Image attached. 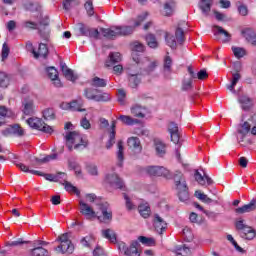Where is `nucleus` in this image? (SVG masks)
<instances>
[{
    "label": "nucleus",
    "instance_id": "obj_53",
    "mask_svg": "<svg viewBox=\"0 0 256 256\" xmlns=\"http://www.w3.org/2000/svg\"><path fill=\"white\" fill-rule=\"evenodd\" d=\"M138 241H140V243H142V245H148L149 247H153V245H155V239L148 238L145 236H140L138 238Z\"/></svg>",
    "mask_w": 256,
    "mask_h": 256
},
{
    "label": "nucleus",
    "instance_id": "obj_43",
    "mask_svg": "<svg viewBox=\"0 0 256 256\" xmlns=\"http://www.w3.org/2000/svg\"><path fill=\"white\" fill-rule=\"evenodd\" d=\"M155 149L158 157H163L167 153L165 144L159 140H155Z\"/></svg>",
    "mask_w": 256,
    "mask_h": 256
},
{
    "label": "nucleus",
    "instance_id": "obj_51",
    "mask_svg": "<svg viewBox=\"0 0 256 256\" xmlns=\"http://www.w3.org/2000/svg\"><path fill=\"white\" fill-rule=\"evenodd\" d=\"M67 107L71 111H79V112L85 111V109L81 108V103H79V101H77V100H74V101H71L70 103H68Z\"/></svg>",
    "mask_w": 256,
    "mask_h": 256
},
{
    "label": "nucleus",
    "instance_id": "obj_2",
    "mask_svg": "<svg viewBox=\"0 0 256 256\" xmlns=\"http://www.w3.org/2000/svg\"><path fill=\"white\" fill-rule=\"evenodd\" d=\"M84 97L88 101H96V103H108V101H111V94L93 86L84 89Z\"/></svg>",
    "mask_w": 256,
    "mask_h": 256
},
{
    "label": "nucleus",
    "instance_id": "obj_4",
    "mask_svg": "<svg viewBox=\"0 0 256 256\" xmlns=\"http://www.w3.org/2000/svg\"><path fill=\"white\" fill-rule=\"evenodd\" d=\"M165 41L171 49H177V43L179 45H183L185 43V32L181 29V27L176 28L175 36L170 33H166Z\"/></svg>",
    "mask_w": 256,
    "mask_h": 256
},
{
    "label": "nucleus",
    "instance_id": "obj_14",
    "mask_svg": "<svg viewBox=\"0 0 256 256\" xmlns=\"http://www.w3.org/2000/svg\"><path fill=\"white\" fill-rule=\"evenodd\" d=\"M60 70L64 75L65 79H67V81H72V83H75V81L79 79V76H77L72 69L67 67V64H65V62H60Z\"/></svg>",
    "mask_w": 256,
    "mask_h": 256
},
{
    "label": "nucleus",
    "instance_id": "obj_11",
    "mask_svg": "<svg viewBox=\"0 0 256 256\" xmlns=\"http://www.w3.org/2000/svg\"><path fill=\"white\" fill-rule=\"evenodd\" d=\"M106 183L114 187V189H125V182L116 173L107 174L105 177Z\"/></svg>",
    "mask_w": 256,
    "mask_h": 256
},
{
    "label": "nucleus",
    "instance_id": "obj_21",
    "mask_svg": "<svg viewBox=\"0 0 256 256\" xmlns=\"http://www.w3.org/2000/svg\"><path fill=\"white\" fill-rule=\"evenodd\" d=\"M176 191L179 201H182V203H187V201L189 200V187L187 186V184H185L184 186H179L178 188H176Z\"/></svg>",
    "mask_w": 256,
    "mask_h": 256
},
{
    "label": "nucleus",
    "instance_id": "obj_37",
    "mask_svg": "<svg viewBox=\"0 0 256 256\" xmlns=\"http://www.w3.org/2000/svg\"><path fill=\"white\" fill-rule=\"evenodd\" d=\"M238 101L242 105V109L244 111H249L251 109V105H253V102L251 101V98H249V96H240Z\"/></svg>",
    "mask_w": 256,
    "mask_h": 256
},
{
    "label": "nucleus",
    "instance_id": "obj_15",
    "mask_svg": "<svg viewBox=\"0 0 256 256\" xmlns=\"http://www.w3.org/2000/svg\"><path fill=\"white\" fill-rule=\"evenodd\" d=\"M79 206H80V213L84 215L87 219H93L97 217L95 210L89 206V204L83 202V200L79 201Z\"/></svg>",
    "mask_w": 256,
    "mask_h": 256
},
{
    "label": "nucleus",
    "instance_id": "obj_17",
    "mask_svg": "<svg viewBox=\"0 0 256 256\" xmlns=\"http://www.w3.org/2000/svg\"><path fill=\"white\" fill-rule=\"evenodd\" d=\"M153 225L155 228V231L159 233V235H163V231L167 229V222L159 216V214L154 215Z\"/></svg>",
    "mask_w": 256,
    "mask_h": 256
},
{
    "label": "nucleus",
    "instance_id": "obj_1",
    "mask_svg": "<svg viewBox=\"0 0 256 256\" xmlns=\"http://www.w3.org/2000/svg\"><path fill=\"white\" fill-rule=\"evenodd\" d=\"M65 141L68 151H73V145L74 149H81V147L85 149L88 145L83 135L77 131L68 132L65 136Z\"/></svg>",
    "mask_w": 256,
    "mask_h": 256
},
{
    "label": "nucleus",
    "instance_id": "obj_48",
    "mask_svg": "<svg viewBox=\"0 0 256 256\" xmlns=\"http://www.w3.org/2000/svg\"><path fill=\"white\" fill-rule=\"evenodd\" d=\"M88 17H93L95 15V8L93 7V0H87L84 4Z\"/></svg>",
    "mask_w": 256,
    "mask_h": 256
},
{
    "label": "nucleus",
    "instance_id": "obj_23",
    "mask_svg": "<svg viewBox=\"0 0 256 256\" xmlns=\"http://www.w3.org/2000/svg\"><path fill=\"white\" fill-rule=\"evenodd\" d=\"M33 55L35 59H39V57H42V59H47L49 55V47H47V44L45 43H40L38 51L33 50Z\"/></svg>",
    "mask_w": 256,
    "mask_h": 256
},
{
    "label": "nucleus",
    "instance_id": "obj_46",
    "mask_svg": "<svg viewBox=\"0 0 256 256\" xmlns=\"http://www.w3.org/2000/svg\"><path fill=\"white\" fill-rule=\"evenodd\" d=\"M64 185V189L68 192V193H74L75 195H77L79 197V195H81V191H79V189L75 186H73V184H71L68 181H65Z\"/></svg>",
    "mask_w": 256,
    "mask_h": 256
},
{
    "label": "nucleus",
    "instance_id": "obj_5",
    "mask_svg": "<svg viewBox=\"0 0 256 256\" xmlns=\"http://www.w3.org/2000/svg\"><path fill=\"white\" fill-rule=\"evenodd\" d=\"M26 122L31 129H36V131H42V133H48L49 135L53 133V127L45 124L41 118L30 117Z\"/></svg>",
    "mask_w": 256,
    "mask_h": 256
},
{
    "label": "nucleus",
    "instance_id": "obj_44",
    "mask_svg": "<svg viewBox=\"0 0 256 256\" xmlns=\"http://www.w3.org/2000/svg\"><path fill=\"white\" fill-rule=\"evenodd\" d=\"M81 245H83V247H87L88 249H91V245H93V243H95V236L93 235H88L86 237H83L80 240Z\"/></svg>",
    "mask_w": 256,
    "mask_h": 256
},
{
    "label": "nucleus",
    "instance_id": "obj_52",
    "mask_svg": "<svg viewBox=\"0 0 256 256\" xmlns=\"http://www.w3.org/2000/svg\"><path fill=\"white\" fill-rule=\"evenodd\" d=\"M43 117L46 121H53L55 119V110L53 108H48L43 111Z\"/></svg>",
    "mask_w": 256,
    "mask_h": 256
},
{
    "label": "nucleus",
    "instance_id": "obj_22",
    "mask_svg": "<svg viewBox=\"0 0 256 256\" xmlns=\"http://www.w3.org/2000/svg\"><path fill=\"white\" fill-rule=\"evenodd\" d=\"M100 32L105 39H109L110 41H115V38L119 37L118 30H115L113 26L111 28H100Z\"/></svg>",
    "mask_w": 256,
    "mask_h": 256
},
{
    "label": "nucleus",
    "instance_id": "obj_36",
    "mask_svg": "<svg viewBox=\"0 0 256 256\" xmlns=\"http://www.w3.org/2000/svg\"><path fill=\"white\" fill-rule=\"evenodd\" d=\"M0 117L2 119H15V112L6 106H0Z\"/></svg>",
    "mask_w": 256,
    "mask_h": 256
},
{
    "label": "nucleus",
    "instance_id": "obj_64",
    "mask_svg": "<svg viewBox=\"0 0 256 256\" xmlns=\"http://www.w3.org/2000/svg\"><path fill=\"white\" fill-rule=\"evenodd\" d=\"M93 256H107V254L101 246H96V248L93 251Z\"/></svg>",
    "mask_w": 256,
    "mask_h": 256
},
{
    "label": "nucleus",
    "instance_id": "obj_12",
    "mask_svg": "<svg viewBox=\"0 0 256 256\" xmlns=\"http://www.w3.org/2000/svg\"><path fill=\"white\" fill-rule=\"evenodd\" d=\"M99 210L101 211L102 215L98 216V221H101V223H107V221H112L113 212L109 209V203H100Z\"/></svg>",
    "mask_w": 256,
    "mask_h": 256
},
{
    "label": "nucleus",
    "instance_id": "obj_27",
    "mask_svg": "<svg viewBox=\"0 0 256 256\" xmlns=\"http://www.w3.org/2000/svg\"><path fill=\"white\" fill-rule=\"evenodd\" d=\"M75 250V246L73 245V242H62L60 245L56 248V251H61L62 253H73Z\"/></svg>",
    "mask_w": 256,
    "mask_h": 256
},
{
    "label": "nucleus",
    "instance_id": "obj_19",
    "mask_svg": "<svg viewBox=\"0 0 256 256\" xmlns=\"http://www.w3.org/2000/svg\"><path fill=\"white\" fill-rule=\"evenodd\" d=\"M113 29H115V31H118V37H127L129 35H133V33L135 32V26H113Z\"/></svg>",
    "mask_w": 256,
    "mask_h": 256
},
{
    "label": "nucleus",
    "instance_id": "obj_56",
    "mask_svg": "<svg viewBox=\"0 0 256 256\" xmlns=\"http://www.w3.org/2000/svg\"><path fill=\"white\" fill-rule=\"evenodd\" d=\"M86 170H87V173H89V175H92V176L99 175V170L97 169V165L95 164H88L86 166Z\"/></svg>",
    "mask_w": 256,
    "mask_h": 256
},
{
    "label": "nucleus",
    "instance_id": "obj_13",
    "mask_svg": "<svg viewBox=\"0 0 256 256\" xmlns=\"http://www.w3.org/2000/svg\"><path fill=\"white\" fill-rule=\"evenodd\" d=\"M21 111L24 115H34L35 114V102L31 98H24L22 100Z\"/></svg>",
    "mask_w": 256,
    "mask_h": 256
},
{
    "label": "nucleus",
    "instance_id": "obj_31",
    "mask_svg": "<svg viewBox=\"0 0 256 256\" xmlns=\"http://www.w3.org/2000/svg\"><path fill=\"white\" fill-rule=\"evenodd\" d=\"M195 180L199 185H205L207 182V185H213V180L209 176H203L199 171H196L194 174Z\"/></svg>",
    "mask_w": 256,
    "mask_h": 256
},
{
    "label": "nucleus",
    "instance_id": "obj_24",
    "mask_svg": "<svg viewBox=\"0 0 256 256\" xmlns=\"http://www.w3.org/2000/svg\"><path fill=\"white\" fill-rule=\"evenodd\" d=\"M213 33L215 35V37L219 36V35H224V39H223V43H229V41H231V34H229V32H227V30L223 29V27L219 26V25H214L213 26Z\"/></svg>",
    "mask_w": 256,
    "mask_h": 256
},
{
    "label": "nucleus",
    "instance_id": "obj_41",
    "mask_svg": "<svg viewBox=\"0 0 256 256\" xmlns=\"http://www.w3.org/2000/svg\"><path fill=\"white\" fill-rule=\"evenodd\" d=\"M138 211H139L141 217H143L144 219H148V217H150V215H151V207H149V205H147V204L139 205Z\"/></svg>",
    "mask_w": 256,
    "mask_h": 256
},
{
    "label": "nucleus",
    "instance_id": "obj_40",
    "mask_svg": "<svg viewBox=\"0 0 256 256\" xmlns=\"http://www.w3.org/2000/svg\"><path fill=\"white\" fill-rule=\"evenodd\" d=\"M174 11H175V1L170 0L169 2H166L164 4V15L166 17H171Z\"/></svg>",
    "mask_w": 256,
    "mask_h": 256
},
{
    "label": "nucleus",
    "instance_id": "obj_3",
    "mask_svg": "<svg viewBox=\"0 0 256 256\" xmlns=\"http://www.w3.org/2000/svg\"><path fill=\"white\" fill-rule=\"evenodd\" d=\"M235 227L242 239H246L247 241H252V239H255V229H253V227L249 225H246L245 220L243 218L236 219Z\"/></svg>",
    "mask_w": 256,
    "mask_h": 256
},
{
    "label": "nucleus",
    "instance_id": "obj_20",
    "mask_svg": "<svg viewBox=\"0 0 256 256\" xmlns=\"http://www.w3.org/2000/svg\"><path fill=\"white\" fill-rule=\"evenodd\" d=\"M256 211V202L254 198L250 201L249 204L243 205L242 207H238L235 209V213L237 215H243L245 213H251Z\"/></svg>",
    "mask_w": 256,
    "mask_h": 256
},
{
    "label": "nucleus",
    "instance_id": "obj_45",
    "mask_svg": "<svg viewBox=\"0 0 256 256\" xmlns=\"http://www.w3.org/2000/svg\"><path fill=\"white\" fill-rule=\"evenodd\" d=\"M34 19H38V27H49V18L46 16L43 18V14L41 12H38L36 16H33Z\"/></svg>",
    "mask_w": 256,
    "mask_h": 256
},
{
    "label": "nucleus",
    "instance_id": "obj_28",
    "mask_svg": "<svg viewBox=\"0 0 256 256\" xmlns=\"http://www.w3.org/2000/svg\"><path fill=\"white\" fill-rule=\"evenodd\" d=\"M102 237L110 241V243H117V234L113 229H104L101 231Z\"/></svg>",
    "mask_w": 256,
    "mask_h": 256
},
{
    "label": "nucleus",
    "instance_id": "obj_30",
    "mask_svg": "<svg viewBox=\"0 0 256 256\" xmlns=\"http://www.w3.org/2000/svg\"><path fill=\"white\" fill-rule=\"evenodd\" d=\"M195 197H197V199L202 201V203H206L207 205H211V203H214V205H219V201L209 198L206 194L202 193L201 191H196Z\"/></svg>",
    "mask_w": 256,
    "mask_h": 256
},
{
    "label": "nucleus",
    "instance_id": "obj_59",
    "mask_svg": "<svg viewBox=\"0 0 256 256\" xmlns=\"http://www.w3.org/2000/svg\"><path fill=\"white\" fill-rule=\"evenodd\" d=\"M190 89H193V78L182 82V91H190Z\"/></svg>",
    "mask_w": 256,
    "mask_h": 256
},
{
    "label": "nucleus",
    "instance_id": "obj_63",
    "mask_svg": "<svg viewBox=\"0 0 256 256\" xmlns=\"http://www.w3.org/2000/svg\"><path fill=\"white\" fill-rule=\"evenodd\" d=\"M125 97H127L125 90H118V103H120V105H125Z\"/></svg>",
    "mask_w": 256,
    "mask_h": 256
},
{
    "label": "nucleus",
    "instance_id": "obj_35",
    "mask_svg": "<svg viewBox=\"0 0 256 256\" xmlns=\"http://www.w3.org/2000/svg\"><path fill=\"white\" fill-rule=\"evenodd\" d=\"M128 81H129V87H131L132 89H137V87H139V83H141V78H139V73H136V74L130 73Z\"/></svg>",
    "mask_w": 256,
    "mask_h": 256
},
{
    "label": "nucleus",
    "instance_id": "obj_8",
    "mask_svg": "<svg viewBox=\"0 0 256 256\" xmlns=\"http://www.w3.org/2000/svg\"><path fill=\"white\" fill-rule=\"evenodd\" d=\"M1 133L4 137H9V135H14V137H24L25 129H23L20 124H12L2 130Z\"/></svg>",
    "mask_w": 256,
    "mask_h": 256
},
{
    "label": "nucleus",
    "instance_id": "obj_57",
    "mask_svg": "<svg viewBox=\"0 0 256 256\" xmlns=\"http://www.w3.org/2000/svg\"><path fill=\"white\" fill-rule=\"evenodd\" d=\"M232 51L234 53V56L237 59H241L242 57H245V49L241 47H232Z\"/></svg>",
    "mask_w": 256,
    "mask_h": 256
},
{
    "label": "nucleus",
    "instance_id": "obj_61",
    "mask_svg": "<svg viewBox=\"0 0 256 256\" xmlns=\"http://www.w3.org/2000/svg\"><path fill=\"white\" fill-rule=\"evenodd\" d=\"M24 27L26 29H32V30H37L39 29V23L34 22V21H25L24 22Z\"/></svg>",
    "mask_w": 256,
    "mask_h": 256
},
{
    "label": "nucleus",
    "instance_id": "obj_7",
    "mask_svg": "<svg viewBox=\"0 0 256 256\" xmlns=\"http://www.w3.org/2000/svg\"><path fill=\"white\" fill-rule=\"evenodd\" d=\"M78 31L82 37H90L91 39H99V30L91 28L83 23H78Z\"/></svg>",
    "mask_w": 256,
    "mask_h": 256
},
{
    "label": "nucleus",
    "instance_id": "obj_62",
    "mask_svg": "<svg viewBox=\"0 0 256 256\" xmlns=\"http://www.w3.org/2000/svg\"><path fill=\"white\" fill-rule=\"evenodd\" d=\"M38 33L41 39H43V41H46V43L49 42V37H50L49 30H42L41 28H38Z\"/></svg>",
    "mask_w": 256,
    "mask_h": 256
},
{
    "label": "nucleus",
    "instance_id": "obj_42",
    "mask_svg": "<svg viewBox=\"0 0 256 256\" xmlns=\"http://www.w3.org/2000/svg\"><path fill=\"white\" fill-rule=\"evenodd\" d=\"M146 61V67L144 68V71L146 72V75H151L155 69H157L159 62L157 61H149L148 59Z\"/></svg>",
    "mask_w": 256,
    "mask_h": 256
},
{
    "label": "nucleus",
    "instance_id": "obj_38",
    "mask_svg": "<svg viewBox=\"0 0 256 256\" xmlns=\"http://www.w3.org/2000/svg\"><path fill=\"white\" fill-rule=\"evenodd\" d=\"M109 61L106 62V67H111V65H115V63H119L121 61V53L119 52H111L109 54Z\"/></svg>",
    "mask_w": 256,
    "mask_h": 256
},
{
    "label": "nucleus",
    "instance_id": "obj_10",
    "mask_svg": "<svg viewBox=\"0 0 256 256\" xmlns=\"http://www.w3.org/2000/svg\"><path fill=\"white\" fill-rule=\"evenodd\" d=\"M137 247H139V242L137 241H133L129 247L123 242L119 244V250L124 251L126 256H141Z\"/></svg>",
    "mask_w": 256,
    "mask_h": 256
},
{
    "label": "nucleus",
    "instance_id": "obj_50",
    "mask_svg": "<svg viewBox=\"0 0 256 256\" xmlns=\"http://www.w3.org/2000/svg\"><path fill=\"white\" fill-rule=\"evenodd\" d=\"M131 113L134 115V117H140L143 119L145 117V114L143 113V107L140 105H135L131 108Z\"/></svg>",
    "mask_w": 256,
    "mask_h": 256
},
{
    "label": "nucleus",
    "instance_id": "obj_34",
    "mask_svg": "<svg viewBox=\"0 0 256 256\" xmlns=\"http://www.w3.org/2000/svg\"><path fill=\"white\" fill-rule=\"evenodd\" d=\"M90 85L96 89L107 87V80L95 76L91 79Z\"/></svg>",
    "mask_w": 256,
    "mask_h": 256
},
{
    "label": "nucleus",
    "instance_id": "obj_16",
    "mask_svg": "<svg viewBox=\"0 0 256 256\" xmlns=\"http://www.w3.org/2000/svg\"><path fill=\"white\" fill-rule=\"evenodd\" d=\"M127 145L129 149L135 154L141 153L143 151V146H141V140L137 137H130L127 140Z\"/></svg>",
    "mask_w": 256,
    "mask_h": 256
},
{
    "label": "nucleus",
    "instance_id": "obj_58",
    "mask_svg": "<svg viewBox=\"0 0 256 256\" xmlns=\"http://www.w3.org/2000/svg\"><path fill=\"white\" fill-rule=\"evenodd\" d=\"M47 75L49 79H55L59 77V72L55 69V67H48L46 68Z\"/></svg>",
    "mask_w": 256,
    "mask_h": 256
},
{
    "label": "nucleus",
    "instance_id": "obj_9",
    "mask_svg": "<svg viewBox=\"0 0 256 256\" xmlns=\"http://www.w3.org/2000/svg\"><path fill=\"white\" fill-rule=\"evenodd\" d=\"M168 175L170 177H165V179H172L174 181V185L176 189L187 185V179L185 178V175L183 174V172L179 170H176L175 172H171L168 170Z\"/></svg>",
    "mask_w": 256,
    "mask_h": 256
},
{
    "label": "nucleus",
    "instance_id": "obj_47",
    "mask_svg": "<svg viewBox=\"0 0 256 256\" xmlns=\"http://www.w3.org/2000/svg\"><path fill=\"white\" fill-rule=\"evenodd\" d=\"M32 256H45L47 255V249L43 248V246H34L31 250Z\"/></svg>",
    "mask_w": 256,
    "mask_h": 256
},
{
    "label": "nucleus",
    "instance_id": "obj_55",
    "mask_svg": "<svg viewBox=\"0 0 256 256\" xmlns=\"http://www.w3.org/2000/svg\"><path fill=\"white\" fill-rule=\"evenodd\" d=\"M123 198L125 200L127 211H133V209H135V204L132 203L131 198H129L127 193H123Z\"/></svg>",
    "mask_w": 256,
    "mask_h": 256
},
{
    "label": "nucleus",
    "instance_id": "obj_54",
    "mask_svg": "<svg viewBox=\"0 0 256 256\" xmlns=\"http://www.w3.org/2000/svg\"><path fill=\"white\" fill-rule=\"evenodd\" d=\"M57 159V154H50L45 156L44 158L40 159V158H36L35 161L36 163H49V161H53Z\"/></svg>",
    "mask_w": 256,
    "mask_h": 256
},
{
    "label": "nucleus",
    "instance_id": "obj_60",
    "mask_svg": "<svg viewBox=\"0 0 256 256\" xmlns=\"http://www.w3.org/2000/svg\"><path fill=\"white\" fill-rule=\"evenodd\" d=\"M145 51V45L135 42L132 47V53H143Z\"/></svg>",
    "mask_w": 256,
    "mask_h": 256
},
{
    "label": "nucleus",
    "instance_id": "obj_29",
    "mask_svg": "<svg viewBox=\"0 0 256 256\" xmlns=\"http://www.w3.org/2000/svg\"><path fill=\"white\" fill-rule=\"evenodd\" d=\"M118 120L121 121L123 125H127L128 127H131L133 125H137L138 123H140L139 119H134L133 117L127 116V115H120L118 117Z\"/></svg>",
    "mask_w": 256,
    "mask_h": 256
},
{
    "label": "nucleus",
    "instance_id": "obj_49",
    "mask_svg": "<svg viewBox=\"0 0 256 256\" xmlns=\"http://www.w3.org/2000/svg\"><path fill=\"white\" fill-rule=\"evenodd\" d=\"M175 252L181 256H188L191 253V249L185 245H180L175 247Z\"/></svg>",
    "mask_w": 256,
    "mask_h": 256
},
{
    "label": "nucleus",
    "instance_id": "obj_26",
    "mask_svg": "<svg viewBox=\"0 0 256 256\" xmlns=\"http://www.w3.org/2000/svg\"><path fill=\"white\" fill-rule=\"evenodd\" d=\"M211 7H213V0H201L199 2V8L206 17L211 13Z\"/></svg>",
    "mask_w": 256,
    "mask_h": 256
},
{
    "label": "nucleus",
    "instance_id": "obj_6",
    "mask_svg": "<svg viewBox=\"0 0 256 256\" xmlns=\"http://www.w3.org/2000/svg\"><path fill=\"white\" fill-rule=\"evenodd\" d=\"M145 173L150 177H164V179L165 177H171L169 175V170L163 166H147L145 168Z\"/></svg>",
    "mask_w": 256,
    "mask_h": 256
},
{
    "label": "nucleus",
    "instance_id": "obj_25",
    "mask_svg": "<svg viewBox=\"0 0 256 256\" xmlns=\"http://www.w3.org/2000/svg\"><path fill=\"white\" fill-rule=\"evenodd\" d=\"M118 151L116 152L117 166L123 167V162L125 161V148L123 147V141H118L117 143Z\"/></svg>",
    "mask_w": 256,
    "mask_h": 256
},
{
    "label": "nucleus",
    "instance_id": "obj_32",
    "mask_svg": "<svg viewBox=\"0 0 256 256\" xmlns=\"http://www.w3.org/2000/svg\"><path fill=\"white\" fill-rule=\"evenodd\" d=\"M242 35H243V37L246 38V41H248L249 43H252V45H255L256 33H255V31H253V29L246 28V29L242 30Z\"/></svg>",
    "mask_w": 256,
    "mask_h": 256
},
{
    "label": "nucleus",
    "instance_id": "obj_39",
    "mask_svg": "<svg viewBox=\"0 0 256 256\" xmlns=\"http://www.w3.org/2000/svg\"><path fill=\"white\" fill-rule=\"evenodd\" d=\"M10 83H11V75L5 72H0V87H2L3 89H7Z\"/></svg>",
    "mask_w": 256,
    "mask_h": 256
},
{
    "label": "nucleus",
    "instance_id": "obj_33",
    "mask_svg": "<svg viewBox=\"0 0 256 256\" xmlns=\"http://www.w3.org/2000/svg\"><path fill=\"white\" fill-rule=\"evenodd\" d=\"M145 41L150 49H157V47H159V42L157 41L155 34H147L145 36Z\"/></svg>",
    "mask_w": 256,
    "mask_h": 256
},
{
    "label": "nucleus",
    "instance_id": "obj_18",
    "mask_svg": "<svg viewBox=\"0 0 256 256\" xmlns=\"http://www.w3.org/2000/svg\"><path fill=\"white\" fill-rule=\"evenodd\" d=\"M172 65L173 59H171V56H165L163 64V75L164 78L168 81L171 80V73H173V69L171 68Z\"/></svg>",
    "mask_w": 256,
    "mask_h": 256
}]
</instances>
